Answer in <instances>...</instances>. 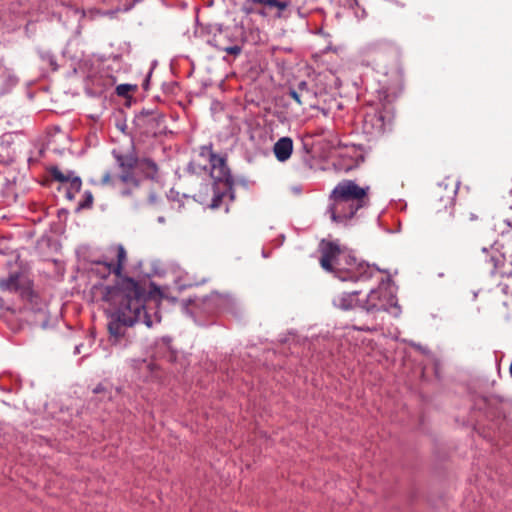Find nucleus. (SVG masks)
I'll return each instance as SVG.
<instances>
[{
    "label": "nucleus",
    "instance_id": "24",
    "mask_svg": "<svg viewBox=\"0 0 512 512\" xmlns=\"http://www.w3.org/2000/svg\"><path fill=\"white\" fill-rule=\"evenodd\" d=\"M39 57L43 63L47 64L51 71L58 70V64L55 55L49 50L39 51Z\"/></svg>",
    "mask_w": 512,
    "mask_h": 512
},
{
    "label": "nucleus",
    "instance_id": "33",
    "mask_svg": "<svg viewBox=\"0 0 512 512\" xmlns=\"http://www.w3.org/2000/svg\"><path fill=\"white\" fill-rule=\"evenodd\" d=\"M156 200H157V196H156V194H155L154 192H152V193L149 195V202L153 204V203H155V202H156Z\"/></svg>",
    "mask_w": 512,
    "mask_h": 512
},
{
    "label": "nucleus",
    "instance_id": "34",
    "mask_svg": "<svg viewBox=\"0 0 512 512\" xmlns=\"http://www.w3.org/2000/svg\"><path fill=\"white\" fill-rule=\"evenodd\" d=\"M243 11L246 13V14H251V13H255L256 10H254L253 8L251 7H246L244 6L243 7Z\"/></svg>",
    "mask_w": 512,
    "mask_h": 512
},
{
    "label": "nucleus",
    "instance_id": "6",
    "mask_svg": "<svg viewBox=\"0 0 512 512\" xmlns=\"http://www.w3.org/2000/svg\"><path fill=\"white\" fill-rule=\"evenodd\" d=\"M385 311L397 318L401 314V307L398 304L396 295L383 283L376 289H372L361 305V312L368 317V323L354 324L352 328L361 332H376L380 324L376 321L375 313Z\"/></svg>",
    "mask_w": 512,
    "mask_h": 512
},
{
    "label": "nucleus",
    "instance_id": "3",
    "mask_svg": "<svg viewBox=\"0 0 512 512\" xmlns=\"http://www.w3.org/2000/svg\"><path fill=\"white\" fill-rule=\"evenodd\" d=\"M199 163L195 160L189 162L187 171L191 174H198L208 170L210 167V175L213 179L212 184V200L208 205L211 209L219 208L225 198H229L230 202L235 199L234 179L227 165L226 157L221 156L213 151V144L202 145L198 150Z\"/></svg>",
    "mask_w": 512,
    "mask_h": 512
},
{
    "label": "nucleus",
    "instance_id": "15",
    "mask_svg": "<svg viewBox=\"0 0 512 512\" xmlns=\"http://www.w3.org/2000/svg\"><path fill=\"white\" fill-rule=\"evenodd\" d=\"M293 152V140L290 137H281L273 146V153L279 162H286Z\"/></svg>",
    "mask_w": 512,
    "mask_h": 512
},
{
    "label": "nucleus",
    "instance_id": "8",
    "mask_svg": "<svg viewBox=\"0 0 512 512\" xmlns=\"http://www.w3.org/2000/svg\"><path fill=\"white\" fill-rule=\"evenodd\" d=\"M365 160V152L362 146L354 144H339L338 160L335 166L348 172L357 168Z\"/></svg>",
    "mask_w": 512,
    "mask_h": 512
},
{
    "label": "nucleus",
    "instance_id": "1",
    "mask_svg": "<svg viewBox=\"0 0 512 512\" xmlns=\"http://www.w3.org/2000/svg\"><path fill=\"white\" fill-rule=\"evenodd\" d=\"M366 52L372 57L376 72L384 77L379 80L380 103L369 107L362 121V133L368 141H374L392 129V102L402 89L403 71L397 51L392 46L374 42L367 45Z\"/></svg>",
    "mask_w": 512,
    "mask_h": 512
},
{
    "label": "nucleus",
    "instance_id": "12",
    "mask_svg": "<svg viewBox=\"0 0 512 512\" xmlns=\"http://www.w3.org/2000/svg\"><path fill=\"white\" fill-rule=\"evenodd\" d=\"M112 155L121 169V174H134L133 170L137 168L140 159L136 155L134 148L128 154H122L113 150Z\"/></svg>",
    "mask_w": 512,
    "mask_h": 512
},
{
    "label": "nucleus",
    "instance_id": "26",
    "mask_svg": "<svg viewBox=\"0 0 512 512\" xmlns=\"http://www.w3.org/2000/svg\"><path fill=\"white\" fill-rule=\"evenodd\" d=\"M93 194L91 191L86 190L83 194V200L79 202L76 211H81L85 209H90L93 206Z\"/></svg>",
    "mask_w": 512,
    "mask_h": 512
},
{
    "label": "nucleus",
    "instance_id": "25",
    "mask_svg": "<svg viewBox=\"0 0 512 512\" xmlns=\"http://www.w3.org/2000/svg\"><path fill=\"white\" fill-rule=\"evenodd\" d=\"M295 88L297 89V92L303 93V95L305 96V101L308 102L309 104L314 99L315 93L309 87L306 81H300Z\"/></svg>",
    "mask_w": 512,
    "mask_h": 512
},
{
    "label": "nucleus",
    "instance_id": "35",
    "mask_svg": "<svg viewBox=\"0 0 512 512\" xmlns=\"http://www.w3.org/2000/svg\"><path fill=\"white\" fill-rule=\"evenodd\" d=\"M82 346H83L82 344H79V345H76V346L74 347V354H75V355H77V354H80V353H81V347H82Z\"/></svg>",
    "mask_w": 512,
    "mask_h": 512
},
{
    "label": "nucleus",
    "instance_id": "29",
    "mask_svg": "<svg viewBox=\"0 0 512 512\" xmlns=\"http://www.w3.org/2000/svg\"><path fill=\"white\" fill-rule=\"evenodd\" d=\"M101 185H112L113 187L116 186L115 181L112 179V175L110 171H106L100 181Z\"/></svg>",
    "mask_w": 512,
    "mask_h": 512
},
{
    "label": "nucleus",
    "instance_id": "36",
    "mask_svg": "<svg viewBox=\"0 0 512 512\" xmlns=\"http://www.w3.org/2000/svg\"><path fill=\"white\" fill-rule=\"evenodd\" d=\"M151 286L154 288L155 291L159 293L161 297L163 296L162 293L160 292V289L154 283H151Z\"/></svg>",
    "mask_w": 512,
    "mask_h": 512
},
{
    "label": "nucleus",
    "instance_id": "23",
    "mask_svg": "<svg viewBox=\"0 0 512 512\" xmlns=\"http://www.w3.org/2000/svg\"><path fill=\"white\" fill-rule=\"evenodd\" d=\"M288 4L291 14H297L299 17L304 18L305 13L303 9L307 4V0H285Z\"/></svg>",
    "mask_w": 512,
    "mask_h": 512
},
{
    "label": "nucleus",
    "instance_id": "22",
    "mask_svg": "<svg viewBox=\"0 0 512 512\" xmlns=\"http://www.w3.org/2000/svg\"><path fill=\"white\" fill-rule=\"evenodd\" d=\"M457 194V188L453 187L449 194L446 196L439 195V201L444 203L445 213L448 214L449 218H453L454 214V202Z\"/></svg>",
    "mask_w": 512,
    "mask_h": 512
},
{
    "label": "nucleus",
    "instance_id": "2",
    "mask_svg": "<svg viewBox=\"0 0 512 512\" xmlns=\"http://www.w3.org/2000/svg\"><path fill=\"white\" fill-rule=\"evenodd\" d=\"M101 299L115 308L108 323V331L111 343L116 345L120 338L124 337L126 328L134 326L138 322L151 328L155 323H160L161 316L158 311L153 317L145 305L147 295L145 289L133 278H122L114 286H101Z\"/></svg>",
    "mask_w": 512,
    "mask_h": 512
},
{
    "label": "nucleus",
    "instance_id": "21",
    "mask_svg": "<svg viewBox=\"0 0 512 512\" xmlns=\"http://www.w3.org/2000/svg\"><path fill=\"white\" fill-rule=\"evenodd\" d=\"M127 362L130 367L139 371L148 370L149 372L154 373V371L158 368L153 361H148L146 359L131 358L127 360Z\"/></svg>",
    "mask_w": 512,
    "mask_h": 512
},
{
    "label": "nucleus",
    "instance_id": "30",
    "mask_svg": "<svg viewBox=\"0 0 512 512\" xmlns=\"http://www.w3.org/2000/svg\"><path fill=\"white\" fill-rule=\"evenodd\" d=\"M208 300H212V301H216L217 303H220V302H223L225 299H224V296L215 292V293H212L210 296H207L204 299V301H208Z\"/></svg>",
    "mask_w": 512,
    "mask_h": 512
},
{
    "label": "nucleus",
    "instance_id": "7",
    "mask_svg": "<svg viewBox=\"0 0 512 512\" xmlns=\"http://www.w3.org/2000/svg\"><path fill=\"white\" fill-rule=\"evenodd\" d=\"M108 251L112 256L116 257V262H114L108 256H103L102 258L93 260L92 264H94L98 267H102V269H103V273L101 275L102 278H105L112 273L116 274L117 276H120L121 272L123 270L124 264L127 260L126 250L123 247V245L119 244V245L111 246Z\"/></svg>",
    "mask_w": 512,
    "mask_h": 512
},
{
    "label": "nucleus",
    "instance_id": "13",
    "mask_svg": "<svg viewBox=\"0 0 512 512\" xmlns=\"http://www.w3.org/2000/svg\"><path fill=\"white\" fill-rule=\"evenodd\" d=\"M213 36H219L222 43L226 45H232L236 43H243V32L238 27H223L221 24L216 26V32Z\"/></svg>",
    "mask_w": 512,
    "mask_h": 512
},
{
    "label": "nucleus",
    "instance_id": "5",
    "mask_svg": "<svg viewBox=\"0 0 512 512\" xmlns=\"http://www.w3.org/2000/svg\"><path fill=\"white\" fill-rule=\"evenodd\" d=\"M369 190V186L361 187L354 180L338 182L329 195L326 214L332 222L349 226L358 211L370 205Z\"/></svg>",
    "mask_w": 512,
    "mask_h": 512
},
{
    "label": "nucleus",
    "instance_id": "14",
    "mask_svg": "<svg viewBox=\"0 0 512 512\" xmlns=\"http://www.w3.org/2000/svg\"><path fill=\"white\" fill-rule=\"evenodd\" d=\"M359 291L343 292L334 299L333 303L336 307L348 311L356 307L361 309V305H364V300L358 299Z\"/></svg>",
    "mask_w": 512,
    "mask_h": 512
},
{
    "label": "nucleus",
    "instance_id": "38",
    "mask_svg": "<svg viewBox=\"0 0 512 512\" xmlns=\"http://www.w3.org/2000/svg\"><path fill=\"white\" fill-rule=\"evenodd\" d=\"M255 13H257L261 16H266V13L264 12V10H256Z\"/></svg>",
    "mask_w": 512,
    "mask_h": 512
},
{
    "label": "nucleus",
    "instance_id": "20",
    "mask_svg": "<svg viewBox=\"0 0 512 512\" xmlns=\"http://www.w3.org/2000/svg\"><path fill=\"white\" fill-rule=\"evenodd\" d=\"M145 178L155 180L158 177V165L150 158H141L137 166Z\"/></svg>",
    "mask_w": 512,
    "mask_h": 512
},
{
    "label": "nucleus",
    "instance_id": "9",
    "mask_svg": "<svg viewBox=\"0 0 512 512\" xmlns=\"http://www.w3.org/2000/svg\"><path fill=\"white\" fill-rule=\"evenodd\" d=\"M0 290L9 293H18L23 299L32 300L34 291L32 283L25 279L21 272H13L7 278L0 280Z\"/></svg>",
    "mask_w": 512,
    "mask_h": 512
},
{
    "label": "nucleus",
    "instance_id": "27",
    "mask_svg": "<svg viewBox=\"0 0 512 512\" xmlns=\"http://www.w3.org/2000/svg\"><path fill=\"white\" fill-rule=\"evenodd\" d=\"M136 89H137V85L128 84V83L119 84L116 87V94L120 97L126 98L129 96V92L135 91Z\"/></svg>",
    "mask_w": 512,
    "mask_h": 512
},
{
    "label": "nucleus",
    "instance_id": "16",
    "mask_svg": "<svg viewBox=\"0 0 512 512\" xmlns=\"http://www.w3.org/2000/svg\"><path fill=\"white\" fill-rule=\"evenodd\" d=\"M171 338L164 336L156 341L155 343V354L159 358H163L168 362L176 360V351L172 349Z\"/></svg>",
    "mask_w": 512,
    "mask_h": 512
},
{
    "label": "nucleus",
    "instance_id": "10",
    "mask_svg": "<svg viewBox=\"0 0 512 512\" xmlns=\"http://www.w3.org/2000/svg\"><path fill=\"white\" fill-rule=\"evenodd\" d=\"M49 173L53 180L59 183H69V187L66 191V198L68 200H74L75 195L81 190L82 179L80 176L75 174L73 170H67L63 172L58 166H51Z\"/></svg>",
    "mask_w": 512,
    "mask_h": 512
},
{
    "label": "nucleus",
    "instance_id": "4",
    "mask_svg": "<svg viewBox=\"0 0 512 512\" xmlns=\"http://www.w3.org/2000/svg\"><path fill=\"white\" fill-rule=\"evenodd\" d=\"M321 252L320 266L326 272L333 273L341 281H367L374 274L373 268L357 258L346 249H342L335 241L322 240L319 244Z\"/></svg>",
    "mask_w": 512,
    "mask_h": 512
},
{
    "label": "nucleus",
    "instance_id": "28",
    "mask_svg": "<svg viewBox=\"0 0 512 512\" xmlns=\"http://www.w3.org/2000/svg\"><path fill=\"white\" fill-rule=\"evenodd\" d=\"M288 95L294 99L299 106L309 105V103L305 101V96L303 93L297 92V89L294 87L289 88Z\"/></svg>",
    "mask_w": 512,
    "mask_h": 512
},
{
    "label": "nucleus",
    "instance_id": "37",
    "mask_svg": "<svg viewBox=\"0 0 512 512\" xmlns=\"http://www.w3.org/2000/svg\"><path fill=\"white\" fill-rule=\"evenodd\" d=\"M157 221H158L159 223H161V224H164L166 220H165V217H164V216H159V217L157 218Z\"/></svg>",
    "mask_w": 512,
    "mask_h": 512
},
{
    "label": "nucleus",
    "instance_id": "19",
    "mask_svg": "<svg viewBox=\"0 0 512 512\" xmlns=\"http://www.w3.org/2000/svg\"><path fill=\"white\" fill-rule=\"evenodd\" d=\"M209 44L214 46L218 50L225 51L226 53L233 55V56H239L243 49V43L226 45L225 43L221 42V39L219 36H213L212 39L209 40Z\"/></svg>",
    "mask_w": 512,
    "mask_h": 512
},
{
    "label": "nucleus",
    "instance_id": "18",
    "mask_svg": "<svg viewBox=\"0 0 512 512\" xmlns=\"http://www.w3.org/2000/svg\"><path fill=\"white\" fill-rule=\"evenodd\" d=\"M19 79L10 70L0 67V96L8 93Z\"/></svg>",
    "mask_w": 512,
    "mask_h": 512
},
{
    "label": "nucleus",
    "instance_id": "39",
    "mask_svg": "<svg viewBox=\"0 0 512 512\" xmlns=\"http://www.w3.org/2000/svg\"><path fill=\"white\" fill-rule=\"evenodd\" d=\"M293 191L297 194H299L301 192V188L300 187H294L293 188Z\"/></svg>",
    "mask_w": 512,
    "mask_h": 512
},
{
    "label": "nucleus",
    "instance_id": "32",
    "mask_svg": "<svg viewBox=\"0 0 512 512\" xmlns=\"http://www.w3.org/2000/svg\"><path fill=\"white\" fill-rule=\"evenodd\" d=\"M151 75H152V70L149 71V73L147 74L146 78L144 79V81L142 83V87L144 90L149 89Z\"/></svg>",
    "mask_w": 512,
    "mask_h": 512
},
{
    "label": "nucleus",
    "instance_id": "11",
    "mask_svg": "<svg viewBox=\"0 0 512 512\" xmlns=\"http://www.w3.org/2000/svg\"><path fill=\"white\" fill-rule=\"evenodd\" d=\"M120 185L118 187V193L123 198H132L136 195V192L140 188V180L135 174H120L118 176Z\"/></svg>",
    "mask_w": 512,
    "mask_h": 512
},
{
    "label": "nucleus",
    "instance_id": "40",
    "mask_svg": "<svg viewBox=\"0 0 512 512\" xmlns=\"http://www.w3.org/2000/svg\"><path fill=\"white\" fill-rule=\"evenodd\" d=\"M510 209L512 210V205L510 206Z\"/></svg>",
    "mask_w": 512,
    "mask_h": 512
},
{
    "label": "nucleus",
    "instance_id": "17",
    "mask_svg": "<svg viewBox=\"0 0 512 512\" xmlns=\"http://www.w3.org/2000/svg\"><path fill=\"white\" fill-rule=\"evenodd\" d=\"M254 4L265 5L270 9L275 8L277 11L275 13L276 18H284L288 19L292 16L288 4L285 0H250Z\"/></svg>",
    "mask_w": 512,
    "mask_h": 512
},
{
    "label": "nucleus",
    "instance_id": "31",
    "mask_svg": "<svg viewBox=\"0 0 512 512\" xmlns=\"http://www.w3.org/2000/svg\"><path fill=\"white\" fill-rule=\"evenodd\" d=\"M92 392L94 394H99V393H106L108 391H107V387L103 383H99L95 388H93Z\"/></svg>",
    "mask_w": 512,
    "mask_h": 512
}]
</instances>
